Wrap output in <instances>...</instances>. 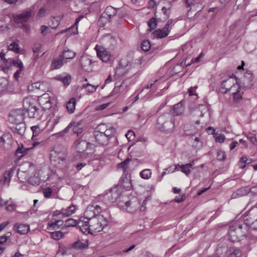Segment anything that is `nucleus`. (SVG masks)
I'll return each mask as SVG.
<instances>
[{
  "mask_svg": "<svg viewBox=\"0 0 257 257\" xmlns=\"http://www.w3.org/2000/svg\"><path fill=\"white\" fill-rule=\"evenodd\" d=\"M103 207L100 205H96L95 203L90 204L87 207L84 214L85 217H81L78 222L77 225L79 226L80 230L84 233H91L90 226L89 224V216H91V212L95 211V212L100 213L102 211V208Z\"/></svg>",
  "mask_w": 257,
  "mask_h": 257,
  "instance_id": "nucleus-1",
  "label": "nucleus"
},
{
  "mask_svg": "<svg viewBox=\"0 0 257 257\" xmlns=\"http://www.w3.org/2000/svg\"><path fill=\"white\" fill-rule=\"evenodd\" d=\"M248 226L239 222H235L230 226L228 237L232 242L238 241L246 236L248 233Z\"/></svg>",
  "mask_w": 257,
  "mask_h": 257,
  "instance_id": "nucleus-2",
  "label": "nucleus"
},
{
  "mask_svg": "<svg viewBox=\"0 0 257 257\" xmlns=\"http://www.w3.org/2000/svg\"><path fill=\"white\" fill-rule=\"evenodd\" d=\"M99 213L93 211L89 216V224L90 231L92 234L94 232H98L103 230L109 223V221L103 215L99 214Z\"/></svg>",
  "mask_w": 257,
  "mask_h": 257,
  "instance_id": "nucleus-3",
  "label": "nucleus"
},
{
  "mask_svg": "<svg viewBox=\"0 0 257 257\" xmlns=\"http://www.w3.org/2000/svg\"><path fill=\"white\" fill-rule=\"evenodd\" d=\"M157 127L162 132H173L175 128L174 116L169 113H165L160 115L157 120Z\"/></svg>",
  "mask_w": 257,
  "mask_h": 257,
  "instance_id": "nucleus-4",
  "label": "nucleus"
},
{
  "mask_svg": "<svg viewBox=\"0 0 257 257\" xmlns=\"http://www.w3.org/2000/svg\"><path fill=\"white\" fill-rule=\"evenodd\" d=\"M141 63L142 60L141 59H136L134 62L128 63L121 60L116 68L115 73L120 76H125L130 69L138 67Z\"/></svg>",
  "mask_w": 257,
  "mask_h": 257,
  "instance_id": "nucleus-5",
  "label": "nucleus"
},
{
  "mask_svg": "<svg viewBox=\"0 0 257 257\" xmlns=\"http://www.w3.org/2000/svg\"><path fill=\"white\" fill-rule=\"evenodd\" d=\"M119 195L120 194L117 188H114L109 190V192H107L105 195L98 196V198L99 200L104 201V202H100L99 204L103 207L102 208V210L106 209L105 204L109 202L113 203L117 201L119 197ZM96 204L97 205V204Z\"/></svg>",
  "mask_w": 257,
  "mask_h": 257,
  "instance_id": "nucleus-6",
  "label": "nucleus"
},
{
  "mask_svg": "<svg viewBox=\"0 0 257 257\" xmlns=\"http://www.w3.org/2000/svg\"><path fill=\"white\" fill-rule=\"evenodd\" d=\"M216 254L219 257H239L241 255V251L235 247H230L228 250L221 248L217 249Z\"/></svg>",
  "mask_w": 257,
  "mask_h": 257,
  "instance_id": "nucleus-7",
  "label": "nucleus"
},
{
  "mask_svg": "<svg viewBox=\"0 0 257 257\" xmlns=\"http://www.w3.org/2000/svg\"><path fill=\"white\" fill-rule=\"evenodd\" d=\"M24 112L21 109L13 110L9 114L8 121L12 123H20L24 120Z\"/></svg>",
  "mask_w": 257,
  "mask_h": 257,
  "instance_id": "nucleus-8",
  "label": "nucleus"
},
{
  "mask_svg": "<svg viewBox=\"0 0 257 257\" xmlns=\"http://www.w3.org/2000/svg\"><path fill=\"white\" fill-rule=\"evenodd\" d=\"M66 156L67 154L66 151L59 147H55L54 149L51 151L50 159L52 160H60L63 161L65 160Z\"/></svg>",
  "mask_w": 257,
  "mask_h": 257,
  "instance_id": "nucleus-9",
  "label": "nucleus"
},
{
  "mask_svg": "<svg viewBox=\"0 0 257 257\" xmlns=\"http://www.w3.org/2000/svg\"><path fill=\"white\" fill-rule=\"evenodd\" d=\"M75 143L76 149L79 153H82L85 157L86 154L88 155V154L91 153V152H87L92 147L91 144L84 140H78L75 142Z\"/></svg>",
  "mask_w": 257,
  "mask_h": 257,
  "instance_id": "nucleus-10",
  "label": "nucleus"
},
{
  "mask_svg": "<svg viewBox=\"0 0 257 257\" xmlns=\"http://www.w3.org/2000/svg\"><path fill=\"white\" fill-rule=\"evenodd\" d=\"M97 57L100 58L103 62H108L111 59L110 53L106 49L102 47L96 45L95 47Z\"/></svg>",
  "mask_w": 257,
  "mask_h": 257,
  "instance_id": "nucleus-11",
  "label": "nucleus"
},
{
  "mask_svg": "<svg viewBox=\"0 0 257 257\" xmlns=\"http://www.w3.org/2000/svg\"><path fill=\"white\" fill-rule=\"evenodd\" d=\"M116 130L115 128L110 124H100L98 125L93 133H100L102 134H110L114 135L115 134Z\"/></svg>",
  "mask_w": 257,
  "mask_h": 257,
  "instance_id": "nucleus-12",
  "label": "nucleus"
},
{
  "mask_svg": "<svg viewBox=\"0 0 257 257\" xmlns=\"http://www.w3.org/2000/svg\"><path fill=\"white\" fill-rule=\"evenodd\" d=\"M32 10L29 8L26 11H24L22 14L14 16V21L17 23L27 22L32 16Z\"/></svg>",
  "mask_w": 257,
  "mask_h": 257,
  "instance_id": "nucleus-13",
  "label": "nucleus"
},
{
  "mask_svg": "<svg viewBox=\"0 0 257 257\" xmlns=\"http://www.w3.org/2000/svg\"><path fill=\"white\" fill-rule=\"evenodd\" d=\"M23 106L30 117L34 118L37 115L38 108L33 104H31L28 99L24 100Z\"/></svg>",
  "mask_w": 257,
  "mask_h": 257,
  "instance_id": "nucleus-14",
  "label": "nucleus"
},
{
  "mask_svg": "<svg viewBox=\"0 0 257 257\" xmlns=\"http://www.w3.org/2000/svg\"><path fill=\"white\" fill-rule=\"evenodd\" d=\"M96 141L101 145H106L108 144L109 140L114 136V135L107 134H102L100 133H94Z\"/></svg>",
  "mask_w": 257,
  "mask_h": 257,
  "instance_id": "nucleus-15",
  "label": "nucleus"
},
{
  "mask_svg": "<svg viewBox=\"0 0 257 257\" xmlns=\"http://www.w3.org/2000/svg\"><path fill=\"white\" fill-rule=\"evenodd\" d=\"M126 209L129 212H133L137 210L140 207V202L136 197L133 198L129 201L125 202Z\"/></svg>",
  "mask_w": 257,
  "mask_h": 257,
  "instance_id": "nucleus-16",
  "label": "nucleus"
},
{
  "mask_svg": "<svg viewBox=\"0 0 257 257\" xmlns=\"http://www.w3.org/2000/svg\"><path fill=\"white\" fill-rule=\"evenodd\" d=\"M80 62L84 70L87 72H90L92 71V60L88 56H82L80 59Z\"/></svg>",
  "mask_w": 257,
  "mask_h": 257,
  "instance_id": "nucleus-17",
  "label": "nucleus"
},
{
  "mask_svg": "<svg viewBox=\"0 0 257 257\" xmlns=\"http://www.w3.org/2000/svg\"><path fill=\"white\" fill-rule=\"evenodd\" d=\"M242 83L243 87L246 89L251 88L253 86V76L250 72H247L245 73L242 80Z\"/></svg>",
  "mask_w": 257,
  "mask_h": 257,
  "instance_id": "nucleus-18",
  "label": "nucleus"
},
{
  "mask_svg": "<svg viewBox=\"0 0 257 257\" xmlns=\"http://www.w3.org/2000/svg\"><path fill=\"white\" fill-rule=\"evenodd\" d=\"M39 103L45 109H48L51 107L50 96L48 93H44L38 98Z\"/></svg>",
  "mask_w": 257,
  "mask_h": 257,
  "instance_id": "nucleus-19",
  "label": "nucleus"
},
{
  "mask_svg": "<svg viewBox=\"0 0 257 257\" xmlns=\"http://www.w3.org/2000/svg\"><path fill=\"white\" fill-rule=\"evenodd\" d=\"M80 123L76 122H71L69 124L64 130L63 132L65 133L68 132L69 130L71 129L75 133L79 135L82 132V129L80 126Z\"/></svg>",
  "mask_w": 257,
  "mask_h": 257,
  "instance_id": "nucleus-20",
  "label": "nucleus"
},
{
  "mask_svg": "<svg viewBox=\"0 0 257 257\" xmlns=\"http://www.w3.org/2000/svg\"><path fill=\"white\" fill-rule=\"evenodd\" d=\"M14 229L21 234H27L30 230V226L27 224L16 223Z\"/></svg>",
  "mask_w": 257,
  "mask_h": 257,
  "instance_id": "nucleus-21",
  "label": "nucleus"
},
{
  "mask_svg": "<svg viewBox=\"0 0 257 257\" xmlns=\"http://www.w3.org/2000/svg\"><path fill=\"white\" fill-rule=\"evenodd\" d=\"M208 111L207 107L204 105H200L199 107L191 112L193 117L197 118L203 117L204 114Z\"/></svg>",
  "mask_w": 257,
  "mask_h": 257,
  "instance_id": "nucleus-22",
  "label": "nucleus"
},
{
  "mask_svg": "<svg viewBox=\"0 0 257 257\" xmlns=\"http://www.w3.org/2000/svg\"><path fill=\"white\" fill-rule=\"evenodd\" d=\"M234 77L236 78V76H232L222 81L221 84V88L223 90V93H226L228 92L229 87L231 86L234 82Z\"/></svg>",
  "mask_w": 257,
  "mask_h": 257,
  "instance_id": "nucleus-23",
  "label": "nucleus"
},
{
  "mask_svg": "<svg viewBox=\"0 0 257 257\" xmlns=\"http://www.w3.org/2000/svg\"><path fill=\"white\" fill-rule=\"evenodd\" d=\"M120 184L126 190H130L132 187L131 176L126 175L122 177L120 180Z\"/></svg>",
  "mask_w": 257,
  "mask_h": 257,
  "instance_id": "nucleus-24",
  "label": "nucleus"
},
{
  "mask_svg": "<svg viewBox=\"0 0 257 257\" xmlns=\"http://www.w3.org/2000/svg\"><path fill=\"white\" fill-rule=\"evenodd\" d=\"M15 125L12 127L11 129L14 133L23 135L26 130V125L24 123L20 122V123H16Z\"/></svg>",
  "mask_w": 257,
  "mask_h": 257,
  "instance_id": "nucleus-25",
  "label": "nucleus"
},
{
  "mask_svg": "<svg viewBox=\"0 0 257 257\" xmlns=\"http://www.w3.org/2000/svg\"><path fill=\"white\" fill-rule=\"evenodd\" d=\"M29 170L25 171L22 166L18 171V176L21 182L28 181L29 177Z\"/></svg>",
  "mask_w": 257,
  "mask_h": 257,
  "instance_id": "nucleus-26",
  "label": "nucleus"
},
{
  "mask_svg": "<svg viewBox=\"0 0 257 257\" xmlns=\"http://www.w3.org/2000/svg\"><path fill=\"white\" fill-rule=\"evenodd\" d=\"M63 59L59 55V57L54 58L52 60L51 68L52 69H58L60 68L63 65Z\"/></svg>",
  "mask_w": 257,
  "mask_h": 257,
  "instance_id": "nucleus-27",
  "label": "nucleus"
},
{
  "mask_svg": "<svg viewBox=\"0 0 257 257\" xmlns=\"http://www.w3.org/2000/svg\"><path fill=\"white\" fill-rule=\"evenodd\" d=\"M60 55L63 60H70L75 57L76 53L72 50L66 48L64 49L62 54Z\"/></svg>",
  "mask_w": 257,
  "mask_h": 257,
  "instance_id": "nucleus-28",
  "label": "nucleus"
},
{
  "mask_svg": "<svg viewBox=\"0 0 257 257\" xmlns=\"http://www.w3.org/2000/svg\"><path fill=\"white\" fill-rule=\"evenodd\" d=\"M173 110L174 115L177 116L181 115L184 112L185 110V107L183 102L181 101L177 104L174 105Z\"/></svg>",
  "mask_w": 257,
  "mask_h": 257,
  "instance_id": "nucleus-29",
  "label": "nucleus"
},
{
  "mask_svg": "<svg viewBox=\"0 0 257 257\" xmlns=\"http://www.w3.org/2000/svg\"><path fill=\"white\" fill-rule=\"evenodd\" d=\"M117 14V9L108 6L105 9L104 14L106 16L108 19L110 21L113 17H114Z\"/></svg>",
  "mask_w": 257,
  "mask_h": 257,
  "instance_id": "nucleus-30",
  "label": "nucleus"
},
{
  "mask_svg": "<svg viewBox=\"0 0 257 257\" xmlns=\"http://www.w3.org/2000/svg\"><path fill=\"white\" fill-rule=\"evenodd\" d=\"M76 209L75 205H72L66 209H62L61 210L60 213L65 216H68L73 214Z\"/></svg>",
  "mask_w": 257,
  "mask_h": 257,
  "instance_id": "nucleus-31",
  "label": "nucleus"
},
{
  "mask_svg": "<svg viewBox=\"0 0 257 257\" xmlns=\"http://www.w3.org/2000/svg\"><path fill=\"white\" fill-rule=\"evenodd\" d=\"M169 35L168 33L163 29H158L152 33L154 38L161 39L164 38Z\"/></svg>",
  "mask_w": 257,
  "mask_h": 257,
  "instance_id": "nucleus-32",
  "label": "nucleus"
},
{
  "mask_svg": "<svg viewBox=\"0 0 257 257\" xmlns=\"http://www.w3.org/2000/svg\"><path fill=\"white\" fill-rule=\"evenodd\" d=\"M76 100L74 98H71L66 104V108L70 113H72L75 109Z\"/></svg>",
  "mask_w": 257,
  "mask_h": 257,
  "instance_id": "nucleus-33",
  "label": "nucleus"
},
{
  "mask_svg": "<svg viewBox=\"0 0 257 257\" xmlns=\"http://www.w3.org/2000/svg\"><path fill=\"white\" fill-rule=\"evenodd\" d=\"M178 168H179L181 169V172L185 174L187 176H188L191 171H190V165H187V164L185 165H180L177 164L175 166V170H176L178 169Z\"/></svg>",
  "mask_w": 257,
  "mask_h": 257,
  "instance_id": "nucleus-34",
  "label": "nucleus"
},
{
  "mask_svg": "<svg viewBox=\"0 0 257 257\" xmlns=\"http://www.w3.org/2000/svg\"><path fill=\"white\" fill-rule=\"evenodd\" d=\"M252 160L250 158H248L246 156L243 155L239 160V163L241 168H244L246 167V165L251 163Z\"/></svg>",
  "mask_w": 257,
  "mask_h": 257,
  "instance_id": "nucleus-35",
  "label": "nucleus"
},
{
  "mask_svg": "<svg viewBox=\"0 0 257 257\" xmlns=\"http://www.w3.org/2000/svg\"><path fill=\"white\" fill-rule=\"evenodd\" d=\"M88 245V240H84L83 242L78 240L75 242L73 244V247L76 249H82L87 247Z\"/></svg>",
  "mask_w": 257,
  "mask_h": 257,
  "instance_id": "nucleus-36",
  "label": "nucleus"
},
{
  "mask_svg": "<svg viewBox=\"0 0 257 257\" xmlns=\"http://www.w3.org/2000/svg\"><path fill=\"white\" fill-rule=\"evenodd\" d=\"M249 188L248 187H245L244 188L238 189L235 193L232 194L233 197H235L236 195L239 196L246 195L249 193Z\"/></svg>",
  "mask_w": 257,
  "mask_h": 257,
  "instance_id": "nucleus-37",
  "label": "nucleus"
},
{
  "mask_svg": "<svg viewBox=\"0 0 257 257\" xmlns=\"http://www.w3.org/2000/svg\"><path fill=\"white\" fill-rule=\"evenodd\" d=\"M98 86V85H93L90 83H86L83 84L82 87L83 88H85L86 91L88 93H92L96 91Z\"/></svg>",
  "mask_w": 257,
  "mask_h": 257,
  "instance_id": "nucleus-38",
  "label": "nucleus"
},
{
  "mask_svg": "<svg viewBox=\"0 0 257 257\" xmlns=\"http://www.w3.org/2000/svg\"><path fill=\"white\" fill-rule=\"evenodd\" d=\"M31 129L33 132L32 139L34 140L42 132V130L38 125L32 126Z\"/></svg>",
  "mask_w": 257,
  "mask_h": 257,
  "instance_id": "nucleus-39",
  "label": "nucleus"
},
{
  "mask_svg": "<svg viewBox=\"0 0 257 257\" xmlns=\"http://www.w3.org/2000/svg\"><path fill=\"white\" fill-rule=\"evenodd\" d=\"M140 176L144 179H149L152 175V172L150 169H144L140 173Z\"/></svg>",
  "mask_w": 257,
  "mask_h": 257,
  "instance_id": "nucleus-40",
  "label": "nucleus"
},
{
  "mask_svg": "<svg viewBox=\"0 0 257 257\" xmlns=\"http://www.w3.org/2000/svg\"><path fill=\"white\" fill-rule=\"evenodd\" d=\"M131 161V159L128 158L126 159L123 162L118 164V168L119 169H122L124 172H125L128 168V164Z\"/></svg>",
  "mask_w": 257,
  "mask_h": 257,
  "instance_id": "nucleus-41",
  "label": "nucleus"
},
{
  "mask_svg": "<svg viewBox=\"0 0 257 257\" xmlns=\"http://www.w3.org/2000/svg\"><path fill=\"white\" fill-rule=\"evenodd\" d=\"M148 26L150 28L149 31H152L157 27V22L155 18H152L148 22Z\"/></svg>",
  "mask_w": 257,
  "mask_h": 257,
  "instance_id": "nucleus-42",
  "label": "nucleus"
},
{
  "mask_svg": "<svg viewBox=\"0 0 257 257\" xmlns=\"http://www.w3.org/2000/svg\"><path fill=\"white\" fill-rule=\"evenodd\" d=\"M11 177L12 175L11 172L6 171L4 174L3 179L1 180H2V182H3L4 184L8 183V184L9 185Z\"/></svg>",
  "mask_w": 257,
  "mask_h": 257,
  "instance_id": "nucleus-43",
  "label": "nucleus"
},
{
  "mask_svg": "<svg viewBox=\"0 0 257 257\" xmlns=\"http://www.w3.org/2000/svg\"><path fill=\"white\" fill-rule=\"evenodd\" d=\"M10 63H11L15 67L18 68L19 69H22V70H23L24 66L21 60L19 59L11 60Z\"/></svg>",
  "mask_w": 257,
  "mask_h": 257,
  "instance_id": "nucleus-44",
  "label": "nucleus"
},
{
  "mask_svg": "<svg viewBox=\"0 0 257 257\" xmlns=\"http://www.w3.org/2000/svg\"><path fill=\"white\" fill-rule=\"evenodd\" d=\"M58 79L62 81L64 85H68L70 82L71 77L69 75L64 76H60L58 77Z\"/></svg>",
  "mask_w": 257,
  "mask_h": 257,
  "instance_id": "nucleus-45",
  "label": "nucleus"
},
{
  "mask_svg": "<svg viewBox=\"0 0 257 257\" xmlns=\"http://www.w3.org/2000/svg\"><path fill=\"white\" fill-rule=\"evenodd\" d=\"M141 48L145 52L149 51L151 48L150 41L148 40L143 41L141 44Z\"/></svg>",
  "mask_w": 257,
  "mask_h": 257,
  "instance_id": "nucleus-46",
  "label": "nucleus"
},
{
  "mask_svg": "<svg viewBox=\"0 0 257 257\" xmlns=\"http://www.w3.org/2000/svg\"><path fill=\"white\" fill-rule=\"evenodd\" d=\"M62 224V221L56 220L54 222L49 223L48 224L47 228L49 230L55 229L56 228V226L61 225Z\"/></svg>",
  "mask_w": 257,
  "mask_h": 257,
  "instance_id": "nucleus-47",
  "label": "nucleus"
},
{
  "mask_svg": "<svg viewBox=\"0 0 257 257\" xmlns=\"http://www.w3.org/2000/svg\"><path fill=\"white\" fill-rule=\"evenodd\" d=\"M28 182L29 183L32 184V185H38L40 184V179L36 177V176H32L30 177V178L28 180Z\"/></svg>",
  "mask_w": 257,
  "mask_h": 257,
  "instance_id": "nucleus-48",
  "label": "nucleus"
},
{
  "mask_svg": "<svg viewBox=\"0 0 257 257\" xmlns=\"http://www.w3.org/2000/svg\"><path fill=\"white\" fill-rule=\"evenodd\" d=\"M173 26V21L171 19L169 20L166 24L163 29L169 34L171 27Z\"/></svg>",
  "mask_w": 257,
  "mask_h": 257,
  "instance_id": "nucleus-49",
  "label": "nucleus"
},
{
  "mask_svg": "<svg viewBox=\"0 0 257 257\" xmlns=\"http://www.w3.org/2000/svg\"><path fill=\"white\" fill-rule=\"evenodd\" d=\"M9 49L16 53L19 52V45L16 42H12L9 46Z\"/></svg>",
  "mask_w": 257,
  "mask_h": 257,
  "instance_id": "nucleus-50",
  "label": "nucleus"
},
{
  "mask_svg": "<svg viewBox=\"0 0 257 257\" xmlns=\"http://www.w3.org/2000/svg\"><path fill=\"white\" fill-rule=\"evenodd\" d=\"M78 222L74 219L69 218L65 221V225L66 226H75L77 225Z\"/></svg>",
  "mask_w": 257,
  "mask_h": 257,
  "instance_id": "nucleus-51",
  "label": "nucleus"
},
{
  "mask_svg": "<svg viewBox=\"0 0 257 257\" xmlns=\"http://www.w3.org/2000/svg\"><path fill=\"white\" fill-rule=\"evenodd\" d=\"M235 82H236V83H234V82H233V83L232 84L231 86H230L229 87V89L228 90V92H231L232 93V92L239 91V89H240V88H239V85L237 84L236 79H235Z\"/></svg>",
  "mask_w": 257,
  "mask_h": 257,
  "instance_id": "nucleus-52",
  "label": "nucleus"
},
{
  "mask_svg": "<svg viewBox=\"0 0 257 257\" xmlns=\"http://www.w3.org/2000/svg\"><path fill=\"white\" fill-rule=\"evenodd\" d=\"M40 84L38 82L34 83L28 86V90L29 92L33 91L40 88Z\"/></svg>",
  "mask_w": 257,
  "mask_h": 257,
  "instance_id": "nucleus-53",
  "label": "nucleus"
},
{
  "mask_svg": "<svg viewBox=\"0 0 257 257\" xmlns=\"http://www.w3.org/2000/svg\"><path fill=\"white\" fill-rule=\"evenodd\" d=\"M63 236V233L61 231H55L52 233V236L55 240H59L62 238Z\"/></svg>",
  "mask_w": 257,
  "mask_h": 257,
  "instance_id": "nucleus-54",
  "label": "nucleus"
},
{
  "mask_svg": "<svg viewBox=\"0 0 257 257\" xmlns=\"http://www.w3.org/2000/svg\"><path fill=\"white\" fill-rule=\"evenodd\" d=\"M53 190L50 188H46L43 190V194L45 198H49L51 197Z\"/></svg>",
  "mask_w": 257,
  "mask_h": 257,
  "instance_id": "nucleus-55",
  "label": "nucleus"
},
{
  "mask_svg": "<svg viewBox=\"0 0 257 257\" xmlns=\"http://www.w3.org/2000/svg\"><path fill=\"white\" fill-rule=\"evenodd\" d=\"M226 158L225 153L223 151L220 150L217 152V158L219 161L224 160Z\"/></svg>",
  "mask_w": 257,
  "mask_h": 257,
  "instance_id": "nucleus-56",
  "label": "nucleus"
},
{
  "mask_svg": "<svg viewBox=\"0 0 257 257\" xmlns=\"http://www.w3.org/2000/svg\"><path fill=\"white\" fill-rule=\"evenodd\" d=\"M32 148L23 149V146L22 145V147H19L18 149L17 150L16 154H18L19 153L26 154L28 151Z\"/></svg>",
  "mask_w": 257,
  "mask_h": 257,
  "instance_id": "nucleus-57",
  "label": "nucleus"
},
{
  "mask_svg": "<svg viewBox=\"0 0 257 257\" xmlns=\"http://www.w3.org/2000/svg\"><path fill=\"white\" fill-rule=\"evenodd\" d=\"M125 137L127 139L128 141H131L133 140L135 137V133L133 131H128L125 134Z\"/></svg>",
  "mask_w": 257,
  "mask_h": 257,
  "instance_id": "nucleus-58",
  "label": "nucleus"
},
{
  "mask_svg": "<svg viewBox=\"0 0 257 257\" xmlns=\"http://www.w3.org/2000/svg\"><path fill=\"white\" fill-rule=\"evenodd\" d=\"M247 138L250 140L252 144H255L257 142L256 137L252 134H249L247 136Z\"/></svg>",
  "mask_w": 257,
  "mask_h": 257,
  "instance_id": "nucleus-59",
  "label": "nucleus"
},
{
  "mask_svg": "<svg viewBox=\"0 0 257 257\" xmlns=\"http://www.w3.org/2000/svg\"><path fill=\"white\" fill-rule=\"evenodd\" d=\"M48 30H49V27L48 26H46L45 25H42L41 27V34L43 36H45L47 34Z\"/></svg>",
  "mask_w": 257,
  "mask_h": 257,
  "instance_id": "nucleus-60",
  "label": "nucleus"
},
{
  "mask_svg": "<svg viewBox=\"0 0 257 257\" xmlns=\"http://www.w3.org/2000/svg\"><path fill=\"white\" fill-rule=\"evenodd\" d=\"M186 198V196L185 194L182 195L181 196H177L175 199L174 200L177 203H181L183 202Z\"/></svg>",
  "mask_w": 257,
  "mask_h": 257,
  "instance_id": "nucleus-61",
  "label": "nucleus"
},
{
  "mask_svg": "<svg viewBox=\"0 0 257 257\" xmlns=\"http://www.w3.org/2000/svg\"><path fill=\"white\" fill-rule=\"evenodd\" d=\"M46 13V10L44 8H41L39 10L37 15L39 17H43L45 16Z\"/></svg>",
  "mask_w": 257,
  "mask_h": 257,
  "instance_id": "nucleus-62",
  "label": "nucleus"
},
{
  "mask_svg": "<svg viewBox=\"0 0 257 257\" xmlns=\"http://www.w3.org/2000/svg\"><path fill=\"white\" fill-rule=\"evenodd\" d=\"M225 137L224 135H219L216 137L215 140L217 142L223 143L225 140Z\"/></svg>",
  "mask_w": 257,
  "mask_h": 257,
  "instance_id": "nucleus-63",
  "label": "nucleus"
},
{
  "mask_svg": "<svg viewBox=\"0 0 257 257\" xmlns=\"http://www.w3.org/2000/svg\"><path fill=\"white\" fill-rule=\"evenodd\" d=\"M139 257H154V255L149 252L142 253Z\"/></svg>",
  "mask_w": 257,
  "mask_h": 257,
  "instance_id": "nucleus-64",
  "label": "nucleus"
}]
</instances>
